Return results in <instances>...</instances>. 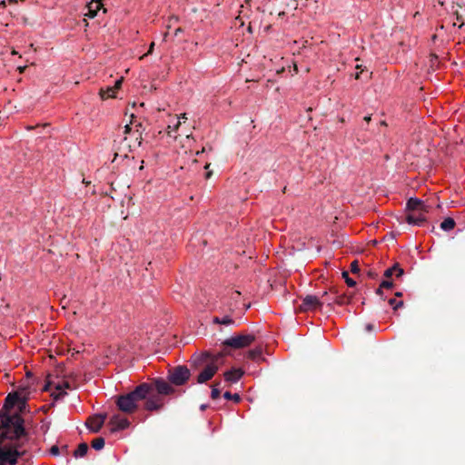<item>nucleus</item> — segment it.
Masks as SVG:
<instances>
[{
    "instance_id": "1",
    "label": "nucleus",
    "mask_w": 465,
    "mask_h": 465,
    "mask_svg": "<svg viewBox=\"0 0 465 465\" xmlns=\"http://www.w3.org/2000/svg\"><path fill=\"white\" fill-rule=\"evenodd\" d=\"M18 416L4 417L0 425V465H15L17 460L25 454L19 451L18 446L13 441L25 434Z\"/></svg>"
},
{
    "instance_id": "2",
    "label": "nucleus",
    "mask_w": 465,
    "mask_h": 465,
    "mask_svg": "<svg viewBox=\"0 0 465 465\" xmlns=\"http://www.w3.org/2000/svg\"><path fill=\"white\" fill-rule=\"evenodd\" d=\"M222 357L223 353L212 355L207 351L199 355L192 356L190 360L191 367L195 370L203 368V371L197 376L198 383H204L214 376L219 369L218 361Z\"/></svg>"
},
{
    "instance_id": "3",
    "label": "nucleus",
    "mask_w": 465,
    "mask_h": 465,
    "mask_svg": "<svg viewBox=\"0 0 465 465\" xmlns=\"http://www.w3.org/2000/svg\"><path fill=\"white\" fill-rule=\"evenodd\" d=\"M147 390V383L143 382L131 392L117 396L115 404L118 410L125 413H134L138 409V402L144 399Z\"/></svg>"
},
{
    "instance_id": "4",
    "label": "nucleus",
    "mask_w": 465,
    "mask_h": 465,
    "mask_svg": "<svg viewBox=\"0 0 465 465\" xmlns=\"http://www.w3.org/2000/svg\"><path fill=\"white\" fill-rule=\"evenodd\" d=\"M133 135H134V141L132 143L128 136H124L120 146L115 153V157L123 156L127 157L128 153L133 151L134 148L139 147L142 144L143 137L139 130H134Z\"/></svg>"
},
{
    "instance_id": "5",
    "label": "nucleus",
    "mask_w": 465,
    "mask_h": 465,
    "mask_svg": "<svg viewBox=\"0 0 465 465\" xmlns=\"http://www.w3.org/2000/svg\"><path fill=\"white\" fill-rule=\"evenodd\" d=\"M255 339L256 337L252 333H239L226 339L223 345L232 349H242L250 346Z\"/></svg>"
},
{
    "instance_id": "6",
    "label": "nucleus",
    "mask_w": 465,
    "mask_h": 465,
    "mask_svg": "<svg viewBox=\"0 0 465 465\" xmlns=\"http://www.w3.org/2000/svg\"><path fill=\"white\" fill-rule=\"evenodd\" d=\"M147 393L144 399H143L144 401V409L150 411L161 410L164 404L163 395L154 391L153 385L147 383Z\"/></svg>"
},
{
    "instance_id": "7",
    "label": "nucleus",
    "mask_w": 465,
    "mask_h": 465,
    "mask_svg": "<svg viewBox=\"0 0 465 465\" xmlns=\"http://www.w3.org/2000/svg\"><path fill=\"white\" fill-rule=\"evenodd\" d=\"M20 400H21L20 392H11L6 396L3 409L0 411V425H2V420H3L4 417L13 418L15 416H18L22 420L21 426L24 428V420L18 413H15L12 415L7 413L11 409L14 408V406L15 404H20Z\"/></svg>"
},
{
    "instance_id": "8",
    "label": "nucleus",
    "mask_w": 465,
    "mask_h": 465,
    "mask_svg": "<svg viewBox=\"0 0 465 465\" xmlns=\"http://www.w3.org/2000/svg\"><path fill=\"white\" fill-rule=\"evenodd\" d=\"M327 296L328 293L326 292L322 293L321 299L315 295H306L299 306V311L307 312L321 309L323 303L329 302Z\"/></svg>"
},
{
    "instance_id": "9",
    "label": "nucleus",
    "mask_w": 465,
    "mask_h": 465,
    "mask_svg": "<svg viewBox=\"0 0 465 465\" xmlns=\"http://www.w3.org/2000/svg\"><path fill=\"white\" fill-rule=\"evenodd\" d=\"M190 376V370L186 366L180 365L169 371L168 379L172 384L180 386L184 384Z\"/></svg>"
},
{
    "instance_id": "10",
    "label": "nucleus",
    "mask_w": 465,
    "mask_h": 465,
    "mask_svg": "<svg viewBox=\"0 0 465 465\" xmlns=\"http://www.w3.org/2000/svg\"><path fill=\"white\" fill-rule=\"evenodd\" d=\"M409 213H429L430 206L418 198H410L406 204Z\"/></svg>"
},
{
    "instance_id": "11",
    "label": "nucleus",
    "mask_w": 465,
    "mask_h": 465,
    "mask_svg": "<svg viewBox=\"0 0 465 465\" xmlns=\"http://www.w3.org/2000/svg\"><path fill=\"white\" fill-rule=\"evenodd\" d=\"M106 417L105 413L90 417L86 422L87 428L93 432H98L103 427Z\"/></svg>"
},
{
    "instance_id": "12",
    "label": "nucleus",
    "mask_w": 465,
    "mask_h": 465,
    "mask_svg": "<svg viewBox=\"0 0 465 465\" xmlns=\"http://www.w3.org/2000/svg\"><path fill=\"white\" fill-rule=\"evenodd\" d=\"M151 385H153V389L156 392L161 395H170L174 391V389L164 380L155 379Z\"/></svg>"
},
{
    "instance_id": "13",
    "label": "nucleus",
    "mask_w": 465,
    "mask_h": 465,
    "mask_svg": "<svg viewBox=\"0 0 465 465\" xmlns=\"http://www.w3.org/2000/svg\"><path fill=\"white\" fill-rule=\"evenodd\" d=\"M109 424L112 426V432H114L116 430H122L128 428L130 422L126 418L122 417L119 414H114L111 417Z\"/></svg>"
},
{
    "instance_id": "14",
    "label": "nucleus",
    "mask_w": 465,
    "mask_h": 465,
    "mask_svg": "<svg viewBox=\"0 0 465 465\" xmlns=\"http://www.w3.org/2000/svg\"><path fill=\"white\" fill-rule=\"evenodd\" d=\"M426 213H409L406 221L409 224L420 226L426 222Z\"/></svg>"
},
{
    "instance_id": "15",
    "label": "nucleus",
    "mask_w": 465,
    "mask_h": 465,
    "mask_svg": "<svg viewBox=\"0 0 465 465\" xmlns=\"http://www.w3.org/2000/svg\"><path fill=\"white\" fill-rule=\"evenodd\" d=\"M102 6L103 4L100 0H92L86 5L87 12L84 14V16H87L88 18H94Z\"/></svg>"
},
{
    "instance_id": "16",
    "label": "nucleus",
    "mask_w": 465,
    "mask_h": 465,
    "mask_svg": "<svg viewBox=\"0 0 465 465\" xmlns=\"http://www.w3.org/2000/svg\"><path fill=\"white\" fill-rule=\"evenodd\" d=\"M244 371L242 369H232L225 371L223 376L227 382L235 383L242 377Z\"/></svg>"
},
{
    "instance_id": "17",
    "label": "nucleus",
    "mask_w": 465,
    "mask_h": 465,
    "mask_svg": "<svg viewBox=\"0 0 465 465\" xmlns=\"http://www.w3.org/2000/svg\"><path fill=\"white\" fill-rule=\"evenodd\" d=\"M404 273V270L401 268L399 263H395L393 266L388 268L384 272V277L391 278L392 275H395L396 278H400Z\"/></svg>"
},
{
    "instance_id": "18",
    "label": "nucleus",
    "mask_w": 465,
    "mask_h": 465,
    "mask_svg": "<svg viewBox=\"0 0 465 465\" xmlns=\"http://www.w3.org/2000/svg\"><path fill=\"white\" fill-rule=\"evenodd\" d=\"M262 349L261 347H256L252 350H250L248 351V358L252 360V361H259L260 360H263L262 358Z\"/></svg>"
},
{
    "instance_id": "19",
    "label": "nucleus",
    "mask_w": 465,
    "mask_h": 465,
    "mask_svg": "<svg viewBox=\"0 0 465 465\" xmlns=\"http://www.w3.org/2000/svg\"><path fill=\"white\" fill-rule=\"evenodd\" d=\"M116 94V91L114 89L113 86H109L106 89H100L99 94L102 99H108L114 97Z\"/></svg>"
},
{
    "instance_id": "20",
    "label": "nucleus",
    "mask_w": 465,
    "mask_h": 465,
    "mask_svg": "<svg viewBox=\"0 0 465 465\" xmlns=\"http://www.w3.org/2000/svg\"><path fill=\"white\" fill-rule=\"evenodd\" d=\"M455 221L452 218L448 217L442 221L440 223V228L444 231H450L455 227Z\"/></svg>"
},
{
    "instance_id": "21",
    "label": "nucleus",
    "mask_w": 465,
    "mask_h": 465,
    "mask_svg": "<svg viewBox=\"0 0 465 465\" xmlns=\"http://www.w3.org/2000/svg\"><path fill=\"white\" fill-rule=\"evenodd\" d=\"M88 451V445L85 442L80 443L74 452V457H84Z\"/></svg>"
},
{
    "instance_id": "22",
    "label": "nucleus",
    "mask_w": 465,
    "mask_h": 465,
    "mask_svg": "<svg viewBox=\"0 0 465 465\" xmlns=\"http://www.w3.org/2000/svg\"><path fill=\"white\" fill-rule=\"evenodd\" d=\"M350 301H351V298L347 297L346 295H337L331 300V302L329 300L328 304H331V302H335L339 305H343V304L349 303Z\"/></svg>"
},
{
    "instance_id": "23",
    "label": "nucleus",
    "mask_w": 465,
    "mask_h": 465,
    "mask_svg": "<svg viewBox=\"0 0 465 465\" xmlns=\"http://www.w3.org/2000/svg\"><path fill=\"white\" fill-rule=\"evenodd\" d=\"M91 446L96 450H102L104 447V439L102 437H99V438L93 440L91 442Z\"/></svg>"
},
{
    "instance_id": "24",
    "label": "nucleus",
    "mask_w": 465,
    "mask_h": 465,
    "mask_svg": "<svg viewBox=\"0 0 465 465\" xmlns=\"http://www.w3.org/2000/svg\"><path fill=\"white\" fill-rule=\"evenodd\" d=\"M223 397L226 400H232L234 402H239L241 401V397L239 394H237V393L232 394L230 391L224 392Z\"/></svg>"
},
{
    "instance_id": "25",
    "label": "nucleus",
    "mask_w": 465,
    "mask_h": 465,
    "mask_svg": "<svg viewBox=\"0 0 465 465\" xmlns=\"http://www.w3.org/2000/svg\"><path fill=\"white\" fill-rule=\"evenodd\" d=\"M342 277L344 278L348 286L353 287L356 285V282L353 279L350 278L348 272L344 271L342 272Z\"/></svg>"
},
{
    "instance_id": "26",
    "label": "nucleus",
    "mask_w": 465,
    "mask_h": 465,
    "mask_svg": "<svg viewBox=\"0 0 465 465\" xmlns=\"http://www.w3.org/2000/svg\"><path fill=\"white\" fill-rule=\"evenodd\" d=\"M16 392L21 393V400L20 404L25 405L27 401V389L26 388H21Z\"/></svg>"
},
{
    "instance_id": "27",
    "label": "nucleus",
    "mask_w": 465,
    "mask_h": 465,
    "mask_svg": "<svg viewBox=\"0 0 465 465\" xmlns=\"http://www.w3.org/2000/svg\"><path fill=\"white\" fill-rule=\"evenodd\" d=\"M133 133H134V131L132 130L130 124H126L124 126V134H125V136L129 137V139L132 143H134V137H135L134 135H133Z\"/></svg>"
},
{
    "instance_id": "28",
    "label": "nucleus",
    "mask_w": 465,
    "mask_h": 465,
    "mask_svg": "<svg viewBox=\"0 0 465 465\" xmlns=\"http://www.w3.org/2000/svg\"><path fill=\"white\" fill-rule=\"evenodd\" d=\"M389 304L391 306H392L393 310H397L398 308H401L403 306V302L402 301L396 302L395 299L391 298L389 300Z\"/></svg>"
},
{
    "instance_id": "29",
    "label": "nucleus",
    "mask_w": 465,
    "mask_h": 465,
    "mask_svg": "<svg viewBox=\"0 0 465 465\" xmlns=\"http://www.w3.org/2000/svg\"><path fill=\"white\" fill-rule=\"evenodd\" d=\"M220 389L216 387V385H213L212 392H211V398L213 400H216L220 397Z\"/></svg>"
},
{
    "instance_id": "30",
    "label": "nucleus",
    "mask_w": 465,
    "mask_h": 465,
    "mask_svg": "<svg viewBox=\"0 0 465 465\" xmlns=\"http://www.w3.org/2000/svg\"><path fill=\"white\" fill-rule=\"evenodd\" d=\"M350 269L352 273H358L360 272L359 262L357 260L351 262Z\"/></svg>"
},
{
    "instance_id": "31",
    "label": "nucleus",
    "mask_w": 465,
    "mask_h": 465,
    "mask_svg": "<svg viewBox=\"0 0 465 465\" xmlns=\"http://www.w3.org/2000/svg\"><path fill=\"white\" fill-rule=\"evenodd\" d=\"M380 285L381 288L391 289L393 287L394 284L391 281L385 280L382 281Z\"/></svg>"
},
{
    "instance_id": "32",
    "label": "nucleus",
    "mask_w": 465,
    "mask_h": 465,
    "mask_svg": "<svg viewBox=\"0 0 465 465\" xmlns=\"http://www.w3.org/2000/svg\"><path fill=\"white\" fill-rule=\"evenodd\" d=\"M233 322V320L229 316H224L221 319L220 324L229 325Z\"/></svg>"
},
{
    "instance_id": "33",
    "label": "nucleus",
    "mask_w": 465,
    "mask_h": 465,
    "mask_svg": "<svg viewBox=\"0 0 465 465\" xmlns=\"http://www.w3.org/2000/svg\"><path fill=\"white\" fill-rule=\"evenodd\" d=\"M57 390H62V389H72V386L71 384L69 383V381H63L62 383L58 384L57 387H56Z\"/></svg>"
},
{
    "instance_id": "34",
    "label": "nucleus",
    "mask_w": 465,
    "mask_h": 465,
    "mask_svg": "<svg viewBox=\"0 0 465 465\" xmlns=\"http://www.w3.org/2000/svg\"><path fill=\"white\" fill-rule=\"evenodd\" d=\"M122 84H123V78L116 80L114 85L113 86L114 89L117 92L121 88Z\"/></svg>"
},
{
    "instance_id": "35",
    "label": "nucleus",
    "mask_w": 465,
    "mask_h": 465,
    "mask_svg": "<svg viewBox=\"0 0 465 465\" xmlns=\"http://www.w3.org/2000/svg\"><path fill=\"white\" fill-rule=\"evenodd\" d=\"M368 276L371 279H375L377 276H378V273L375 272L374 271L372 270H369L368 272H367Z\"/></svg>"
},
{
    "instance_id": "36",
    "label": "nucleus",
    "mask_w": 465,
    "mask_h": 465,
    "mask_svg": "<svg viewBox=\"0 0 465 465\" xmlns=\"http://www.w3.org/2000/svg\"><path fill=\"white\" fill-rule=\"evenodd\" d=\"M51 454L57 455L59 454V448L57 446H53L50 450Z\"/></svg>"
},
{
    "instance_id": "37",
    "label": "nucleus",
    "mask_w": 465,
    "mask_h": 465,
    "mask_svg": "<svg viewBox=\"0 0 465 465\" xmlns=\"http://www.w3.org/2000/svg\"><path fill=\"white\" fill-rule=\"evenodd\" d=\"M456 19H457V22H460V24L459 25V27H461L463 25V21H462L461 15L458 12H456Z\"/></svg>"
},
{
    "instance_id": "38",
    "label": "nucleus",
    "mask_w": 465,
    "mask_h": 465,
    "mask_svg": "<svg viewBox=\"0 0 465 465\" xmlns=\"http://www.w3.org/2000/svg\"><path fill=\"white\" fill-rule=\"evenodd\" d=\"M172 21H175L177 22L178 21V17L177 16H172L170 19H169V24L167 25V30H169L170 28H172Z\"/></svg>"
},
{
    "instance_id": "39",
    "label": "nucleus",
    "mask_w": 465,
    "mask_h": 465,
    "mask_svg": "<svg viewBox=\"0 0 465 465\" xmlns=\"http://www.w3.org/2000/svg\"><path fill=\"white\" fill-rule=\"evenodd\" d=\"M183 32V29L182 27H178L174 30L173 35L177 37L181 33Z\"/></svg>"
},
{
    "instance_id": "40",
    "label": "nucleus",
    "mask_w": 465,
    "mask_h": 465,
    "mask_svg": "<svg viewBox=\"0 0 465 465\" xmlns=\"http://www.w3.org/2000/svg\"><path fill=\"white\" fill-rule=\"evenodd\" d=\"M153 47H154V43L153 42V43L150 45V47H149L148 52L146 53V55H147V54H152V53H153Z\"/></svg>"
},
{
    "instance_id": "41",
    "label": "nucleus",
    "mask_w": 465,
    "mask_h": 465,
    "mask_svg": "<svg viewBox=\"0 0 465 465\" xmlns=\"http://www.w3.org/2000/svg\"><path fill=\"white\" fill-rule=\"evenodd\" d=\"M376 294L382 298L383 292H382V288H381V286L376 290Z\"/></svg>"
},
{
    "instance_id": "42",
    "label": "nucleus",
    "mask_w": 465,
    "mask_h": 465,
    "mask_svg": "<svg viewBox=\"0 0 465 465\" xmlns=\"http://www.w3.org/2000/svg\"><path fill=\"white\" fill-rule=\"evenodd\" d=\"M180 124H181V122L178 120L173 126V131H176L179 128Z\"/></svg>"
},
{
    "instance_id": "43",
    "label": "nucleus",
    "mask_w": 465,
    "mask_h": 465,
    "mask_svg": "<svg viewBox=\"0 0 465 465\" xmlns=\"http://www.w3.org/2000/svg\"><path fill=\"white\" fill-rule=\"evenodd\" d=\"M363 70L360 71V72H357L355 74V79H360L361 78V74H362Z\"/></svg>"
},
{
    "instance_id": "44",
    "label": "nucleus",
    "mask_w": 465,
    "mask_h": 465,
    "mask_svg": "<svg viewBox=\"0 0 465 465\" xmlns=\"http://www.w3.org/2000/svg\"><path fill=\"white\" fill-rule=\"evenodd\" d=\"M25 68H26V66H19L17 69H18L19 73L22 74L25 72Z\"/></svg>"
},
{
    "instance_id": "45",
    "label": "nucleus",
    "mask_w": 465,
    "mask_h": 465,
    "mask_svg": "<svg viewBox=\"0 0 465 465\" xmlns=\"http://www.w3.org/2000/svg\"><path fill=\"white\" fill-rule=\"evenodd\" d=\"M141 128H142V124H141V123H139V124H137L135 125V130H139V131L142 133Z\"/></svg>"
},
{
    "instance_id": "46",
    "label": "nucleus",
    "mask_w": 465,
    "mask_h": 465,
    "mask_svg": "<svg viewBox=\"0 0 465 465\" xmlns=\"http://www.w3.org/2000/svg\"><path fill=\"white\" fill-rule=\"evenodd\" d=\"M168 37H169V31H167V32L163 35V40H164V41H166Z\"/></svg>"
},
{
    "instance_id": "47",
    "label": "nucleus",
    "mask_w": 465,
    "mask_h": 465,
    "mask_svg": "<svg viewBox=\"0 0 465 465\" xmlns=\"http://www.w3.org/2000/svg\"><path fill=\"white\" fill-rule=\"evenodd\" d=\"M222 318L215 317L213 322L216 323H220Z\"/></svg>"
},
{
    "instance_id": "48",
    "label": "nucleus",
    "mask_w": 465,
    "mask_h": 465,
    "mask_svg": "<svg viewBox=\"0 0 465 465\" xmlns=\"http://www.w3.org/2000/svg\"><path fill=\"white\" fill-rule=\"evenodd\" d=\"M395 296H397V297H401V296H402V292H396V293H395Z\"/></svg>"
},
{
    "instance_id": "49",
    "label": "nucleus",
    "mask_w": 465,
    "mask_h": 465,
    "mask_svg": "<svg viewBox=\"0 0 465 465\" xmlns=\"http://www.w3.org/2000/svg\"><path fill=\"white\" fill-rule=\"evenodd\" d=\"M180 118H182V119H187V117H186V114H181Z\"/></svg>"
},
{
    "instance_id": "50",
    "label": "nucleus",
    "mask_w": 465,
    "mask_h": 465,
    "mask_svg": "<svg viewBox=\"0 0 465 465\" xmlns=\"http://www.w3.org/2000/svg\"><path fill=\"white\" fill-rule=\"evenodd\" d=\"M364 120H365L366 122H370V121H371V116H365V117H364Z\"/></svg>"
},
{
    "instance_id": "51",
    "label": "nucleus",
    "mask_w": 465,
    "mask_h": 465,
    "mask_svg": "<svg viewBox=\"0 0 465 465\" xmlns=\"http://www.w3.org/2000/svg\"><path fill=\"white\" fill-rule=\"evenodd\" d=\"M211 175H212V172H207V173H206V178H210V177H211Z\"/></svg>"
},
{
    "instance_id": "52",
    "label": "nucleus",
    "mask_w": 465,
    "mask_h": 465,
    "mask_svg": "<svg viewBox=\"0 0 465 465\" xmlns=\"http://www.w3.org/2000/svg\"><path fill=\"white\" fill-rule=\"evenodd\" d=\"M356 69H358V70H361H361H362V69H361V65L357 64V65H356Z\"/></svg>"
},
{
    "instance_id": "53",
    "label": "nucleus",
    "mask_w": 465,
    "mask_h": 465,
    "mask_svg": "<svg viewBox=\"0 0 465 465\" xmlns=\"http://www.w3.org/2000/svg\"><path fill=\"white\" fill-rule=\"evenodd\" d=\"M213 385H216L217 388H219V386L221 385V382H214Z\"/></svg>"
},
{
    "instance_id": "54",
    "label": "nucleus",
    "mask_w": 465,
    "mask_h": 465,
    "mask_svg": "<svg viewBox=\"0 0 465 465\" xmlns=\"http://www.w3.org/2000/svg\"><path fill=\"white\" fill-rule=\"evenodd\" d=\"M205 409H206V406H205V405H202V406H201V410H203H203H205Z\"/></svg>"
},
{
    "instance_id": "55",
    "label": "nucleus",
    "mask_w": 465,
    "mask_h": 465,
    "mask_svg": "<svg viewBox=\"0 0 465 465\" xmlns=\"http://www.w3.org/2000/svg\"><path fill=\"white\" fill-rule=\"evenodd\" d=\"M10 3H16L17 0H8Z\"/></svg>"
},
{
    "instance_id": "56",
    "label": "nucleus",
    "mask_w": 465,
    "mask_h": 465,
    "mask_svg": "<svg viewBox=\"0 0 465 465\" xmlns=\"http://www.w3.org/2000/svg\"><path fill=\"white\" fill-rule=\"evenodd\" d=\"M209 166H210V163H207V164H205L204 168H205V169H208V168H209Z\"/></svg>"
},
{
    "instance_id": "57",
    "label": "nucleus",
    "mask_w": 465,
    "mask_h": 465,
    "mask_svg": "<svg viewBox=\"0 0 465 465\" xmlns=\"http://www.w3.org/2000/svg\"><path fill=\"white\" fill-rule=\"evenodd\" d=\"M371 328H372V327H371V324H369V325L367 326V329H368V330H371Z\"/></svg>"
},
{
    "instance_id": "58",
    "label": "nucleus",
    "mask_w": 465,
    "mask_h": 465,
    "mask_svg": "<svg viewBox=\"0 0 465 465\" xmlns=\"http://www.w3.org/2000/svg\"><path fill=\"white\" fill-rule=\"evenodd\" d=\"M381 125H386V123H385L384 121H381Z\"/></svg>"
},
{
    "instance_id": "59",
    "label": "nucleus",
    "mask_w": 465,
    "mask_h": 465,
    "mask_svg": "<svg viewBox=\"0 0 465 465\" xmlns=\"http://www.w3.org/2000/svg\"><path fill=\"white\" fill-rule=\"evenodd\" d=\"M12 54H16V52L15 50H13Z\"/></svg>"
}]
</instances>
